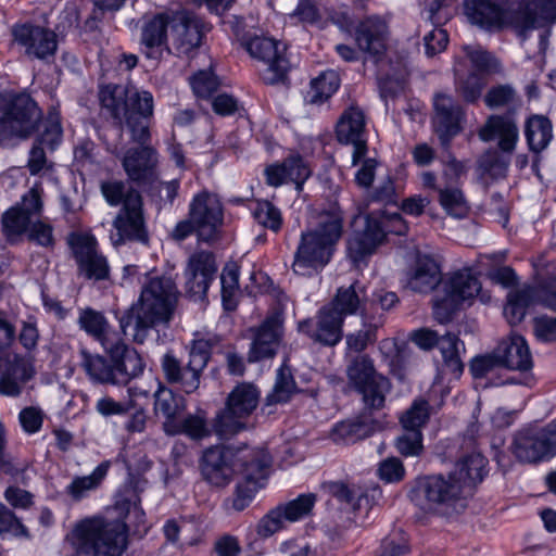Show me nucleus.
Masks as SVG:
<instances>
[{
    "instance_id": "f257e3e1",
    "label": "nucleus",
    "mask_w": 556,
    "mask_h": 556,
    "mask_svg": "<svg viewBox=\"0 0 556 556\" xmlns=\"http://www.w3.org/2000/svg\"><path fill=\"white\" fill-rule=\"evenodd\" d=\"M179 299L175 281L167 276H147L137 302L119 318V327L126 337L143 343L150 331L173 318Z\"/></svg>"
},
{
    "instance_id": "f03ea898",
    "label": "nucleus",
    "mask_w": 556,
    "mask_h": 556,
    "mask_svg": "<svg viewBox=\"0 0 556 556\" xmlns=\"http://www.w3.org/2000/svg\"><path fill=\"white\" fill-rule=\"evenodd\" d=\"M100 101L116 123L129 131L134 142L144 144L150 141L149 123L154 112V100L150 91H125L117 86H106L100 90Z\"/></svg>"
},
{
    "instance_id": "7ed1b4c3",
    "label": "nucleus",
    "mask_w": 556,
    "mask_h": 556,
    "mask_svg": "<svg viewBox=\"0 0 556 556\" xmlns=\"http://www.w3.org/2000/svg\"><path fill=\"white\" fill-rule=\"evenodd\" d=\"M342 220L337 208L324 212L316 226L302 233L292 264L295 274L309 276L328 264L342 235Z\"/></svg>"
},
{
    "instance_id": "20e7f679",
    "label": "nucleus",
    "mask_w": 556,
    "mask_h": 556,
    "mask_svg": "<svg viewBox=\"0 0 556 556\" xmlns=\"http://www.w3.org/2000/svg\"><path fill=\"white\" fill-rule=\"evenodd\" d=\"M554 0H521L515 9L513 4L503 10L489 0H466L464 13L473 25L484 29L515 26L532 27L538 17H545L549 4Z\"/></svg>"
},
{
    "instance_id": "39448f33",
    "label": "nucleus",
    "mask_w": 556,
    "mask_h": 556,
    "mask_svg": "<svg viewBox=\"0 0 556 556\" xmlns=\"http://www.w3.org/2000/svg\"><path fill=\"white\" fill-rule=\"evenodd\" d=\"M68 540L89 556H122L127 548V529L119 521L88 518L75 526Z\"/></svg>"
},
{
    "instance_id": "423d86ee",
    "label": "nucleus",
    "mask_w": 556,
    "mask_h": 556,
    "mask_svg": "<svg viewBox=\"0 0 556 556\" xmlns=\"http://www.w3.org/2000/svg\"><path fill=\"white\" fill-rule=\"evenodd\" d=\"M416 506L426 513L450 515L466 506L468 494L455 476H429L416 480L409 493Z\"/></svg>"
},
{
    "instance_id": "0eeeda50",
    "label": "nucleus",
    "mask_w": 556,
    "mask_h": 556,
    "mask_svg": "<svg viewBox=\"0 0 556 556\" xmlns=\"http://www.w3.org/2000/svg\"><path fill=\"white\" fill-rule=\"evenodd\" d=\"M218 338H198L192 341L187 363H182L172 352L163 355L161 367L167 383L181 392L191 394L200 388L201 377L211 357L212 348Z\"/></svg>"
},
{
    "instance_id": "6e6552de",
    "label": "nucleus",
    "mask_w": 556,
    "mask_h": 556,
    "mask_svg": "<svg viewBox=\"0 0 556 556\" xmlns=\"http://www.w3.org/2000/svg\"><path fill=\"white\" fill-rule=\"evenodd\" d=\"M42 112L35 100L25 93L0 94V144L12 139H27L37 129Z\"/></svg>"
},
{
    "instance_id": "1a4fd4ad",
    "label": "nucleus",
    "mask_w": 556,
    "mask_h": 556,
    "mask_svg": "<svg viewBox=\"0 0 556 556\" xmlns=\"http://www.w3.org/2000/svg\"><path fill=\"white\" fill-rule=\"evenodd\" d=\"M387 24L378 17H368L362 22L356 30V42L363 51L367 52L379 63V86L383 98H394L404 89L405 71L402 70L392 76L387 71V64L381 56L387 50Z\"/></svg>"
},
{
    "instance_id": "9d476101",
    "label": "nucleus",
    "mask_w": 556,
    "mask_h": 556,
    "mask_svg": "<svg viewBox=\"0 0 556 556\" xmlns=\"http://www.w3.org/2000/svg\"><path fill=\"white\" fill-rule=\"evenodd\" d=\"M260 392L252 383L242 382L228 394L225 408L214 419V432L228 439L247 427V419L256 409Z\"/></svg>"
},
{
    "instance_id": "9b49d317",
    "label": "nucleus",
    "mask_w": 556,
    "mask_h": 556,
    "mask_svg": "<svg viewBox=\"0 0 556 556\" xmlns=\"http://www.w3.org/2000/svg\"><path fill=\"white\" fill-rule=\"evenodd\" d=\"M235 31L250 55L266 65V68L262 72V79L266 84L274 85L286 78L290 62L286 56L287 48L285 43L270 37L241 34L239 22Z\"/></svg>"
},
{
    "instance_id": "f8f14e48",
    "label": "nucleus",
    "mask_w": 556,
    "mask_h": 556,
    "mask_svg": "<svg viewBox=\"0 0 556 556\" xmlns=\"http://www.w3.org/2000/svg\"><path fill=\"white\" fill-rule=\"evenodd\" d=\"M387 232L403 236L407 232V225L401 214L383 215L380 219L366 217L365 227L355 232L348 241V254L354 263L363 261L372 254L386 237Z\"/></svg>"
},
{
    "instance_id": "ddd939ff",
    "label": "nucleus",
    "mask_w": 556,
    "mask_h": 556,
    "mask_svg": "<svg viewBox=\"0 0 556 556\" xmlns=\"http://www.w3.org/2000/svg\"><path fill=\"white\" fill-rule=\"evenodd\" d=\"M349 383L363 395L365 405L372 409L384 406L390 382L378 374L372 359L367 355H357L346 367Z\"/></svg>"
},
{
    "instance_id": "4468645a",
    "label": "nucleus",
    "mask_w": 556,
    "mask_h": 556,
    "mask_svg": "<svg viewBox=\"0 0 556 556\" xmlns=\"http://www.w3.org/2000/svg\"><path fill=\"white\" fill-rule=\"evenodd\" d=\"M241 460V480L236 488L232 507L237 511L243 510L252 502L256 492L264 485L266 467L270 458L263 450H247L239 455Z\"/></svg>"
},
{
    "instance_id": "2eb2a0df",
    "label": "nucleus",
    "mask_w": 556,
    "mask_h": 556,
    "mask_svg": "<svg viewBox=\"0 0 556 556\" xmlns=\"http://www.w3.org/2000/svg\"><path fill=\"white\" fill-rule=\"evenodd\" d=\"M509 450L523 464H535L556 454V427L522 429L513 437Z\"/></svg>"
},
{
    "instance_id": "dca6fc26",
    "label": "nucleus",
    "mask_w": 556,
    "mask_h": 556,
    "mask_svg": "<svg viewBox=\"0 0 556 556\" xmlns=\"http://www.w3.org/2000/svg\"><path fill=\"white\" fill-rule=\"evenodd\" d=\"M68 244L80 276L93 280L109 278L110 266L108 260L98 251V243L92 235L72 233L68 237Z\"/></svg>"
},
{
    "instance_id": "f3484780",
    "label": "nucleus",
    "mask_w": 556,
    "mask_h": 556,
    "mask_svg": "<svg viewBox=\"0 0 556 556\" xmlns=\"http://www.w3.org/2000/svg\"><path fill=\"white\" fill-rule=\"evenodd\" d=\"M113 225L116 231L111 235V241L115 247L126 240L148 242L142 215V199L139 192L131 191L126 195L124 205L116 215Z\"/></svg>"
},
{
    "instance_id": "a211bd4d",
    "label": "nucleus",
    "mask_w": 556,
    "mask_h": 556,
    "mask_svg": "<svg viewBox=\"0 0 556 556\" xmlns=\"http://www.w3.org/2000/svg\"><path fill=\"white\" fill-rule=\"evenodd\" d=\"M249 447L233 450L214 446L207 448L202 457L201 470L203 478L215 486H224L230 482L236 472H240L239 455Z\"/></svg>"
},
{
    "instance_id": "6ab92c4d",
    "label": "nucleus",
    "mask_w": 556,
    "mask_h": 556,
    "mask_svg": "<svg viewBox=\"0 0 556 556\" xmlns=\"http://www.w3.org/2000/svg\"><path fill=\"white\" fill-rule=\"evenodd\" d=\"M173 13H157L144 20L140 28V50L143 55L159 63L172 54L170 36Z\"/></svg>"
},
{
    "instance_id": "aec40b11",
    "label": "nucleus",
    "mask_w": 556,
    "mask_h": 556,
    "mask_svg": "<svg viewBox=\"0 0 556 556\" xmlns=\"http://www.w3.org/2000/svg\"><path fill=\"white\" fill-rule=\"evenodd\" d=\"M189 217L195 223L201 241L215 240L223 225V206L217 195L206 191L197 194L190 203Z\"/></svg>"
},
{
    "instance_id": "412c9836",
    "label": "nucleus",
    "mask_w": 556,
    "mask_h": 556,
    "mask_svg": "<svg viewBox=\"0 0 556 556\" xmlns=\"http://www.w3.org/2000/svg\"><path fill=\"white\" fill-rule=\"evenodd\" d=\"M365 128V114L363 110L356 105H350L344 110L337 123L336 134L338 140L342 143L353 146V165H357L367 153Z\"/></svg>"
},
{
    "instance_id": "4be33fe9",
    "label": "nucleus",
    "mask_w": 556,
    "mask_h": 556,
    "mask_svg": "<svg viewBox=\"0 0 556 556\" xmlns=\"http://www.w3.org/2000/svg\"><path fill=\"white\" fill-rule=\"evenodd\" d=\"M201 22L187 12H173L170 49L176 56H189L202 43Z\"/></svg>"
},
{
    "instance_id": "5701e85b",
    "label": "nucleus",
    "mask_w": 556,
    "mask_h": 556,
    "mask_svg": "<svg viewBox=\"0 0 556 556\" xmlns=\"http://www.w3.org/2000/svg\"><path fill=\"white\" fill-rule=\"evenodd\" d=\"M495 350L501 366L525 372L526 376L521 383L526 386L532 383L533 377L528 372L532 369L533 359L528 343L522 336L514 332L509 333L501 340Z\"/></svg>"
},
{
    "instance_id": "b1692460",
    "label": "nucleus",
    "mask_w": 556,
    "mask_h": 556,
    "mask_svg": "<svg viewBox=\"0 0 556 556\" xmlns=\"http://www.w3.org/2000/svg\"><path fill=\"white\" fill-rule=\"evenodd\" d=\"M14 40L25 49L28 56L46 60L53 56L56 48V35L49 28L23 24L13 28Z\"/></svg>"
},
{
    "instance_id": "393cba45",
    "label": "nucleus",
    "mask_w": 556,
    "mask_h": 556,
    "mask_svg": "<svg viewBox=\"0 0 556 556\" xmlns=\"http://www.w3.org/2000/svg\"><path fill=\"white\" fill-rule=\"evenodd\" d=\"M156 164L157 153L147 143L127 150L122 159L128 178L139 185L153 184L156 180Z\"/></svg>"
},
{
    "instance_id": "a878e982",
    "label": "nucleus",
    "mask_w": 556,
    "mask_h": 556,
    "mask_svg": "<svg viewBox=\"0 0 556 556\" xmlns=\"http://www.w3.org/2000/svg\"><path fill=\"white\" fill-rule=\"evenodd\" d=\"M281 334L282 318L279 313L275 312L254 330L249 361L257 362L263 358L273 357L279 346Z\"/></svg>"
},
{
    "instance_id": "bb28decb",
    "label": "nucleus",
    "mask_w": 556,
    "mask_h": 556,
    "mask_svg": "<svg viewBox=\"0 0 556 556\" xmlns=\"http://www.w3.org/2000/svg\"><path fill=\"white\" fill-rule=\"evenodd\" d=\"M77 324L87 334L99 341L105 351L121 353L124 350L123 341L112 330L103 313L90 307L79 311Z\"/></svg>"
},
{
    "instance_id": "cd10ccee",
    "label": "nucleus",
    "mask_w": 556,
    "mask_h": 556,
    "mask_svg": "<svg viewBox=\"0 0 556 556\" xmlns=\"http://www.w3.org/2000/svg\"><path fill=\"white\" fill-rule=\"evenodd\" d=\"M216 269L212 253L201 251L192 254L185 271L187 292L193 296L205 295Z\"/></svg>"
},
{
    "instance_id": "c85d7f7f",
    "label": "nucleus",
    "mask_w": 556,
    "mask_h": 556,
    "mask_svg": "<svg viewBox=\"0 0 556 556\" xmlns=\"http://www.w3.org/2000/svg\"><path fill=\"white\" fill-rule=\"evenodd\" d=\"M433 126L440 141L446 146L452 137L460 130L462 108L454 99L445 93H437L433 99Z\"/></svg>"
},
{
    "instance_id": "c756f323",
    "label": "nucleus",
    "mask_w": 556,
    "mask_h": 556,
    "mask_svg": "<svg viewBox=\"0 0 556 556\" xmlns=\"http://www.w3.org/2000/svg\"><path fill=\"white\" fill-rule=\"evenodd\" d=\"M342 324L343 319L326 306L320 311L316 323L303 320L299 323V330L316 342L336 345L341 340Z\"/></svg>"
},
{
    "instance_id": "7c9ffc66",
    "label": "nucleus",
    "mask_w": 556,
    "mask_h": 556,
    "mask_svg": "<svg viewBox=\"0 0 556 556\" xmlns=\"http://www.w3.org/2000/svg\"><path fill=\"white\" fill-rule=\"evenodd\" d=\"M478 136L484 142L497 139L501 151L513 153L519 140V129L513 118L491 115L479 129Z\"/></svg>"
},
{
    "instance_id": "2f4dec72",
    "label": "nucleus",
    "mask_w": 556,
    "mask_h": 556,
    "mask_svg": "<svg viewBox=\"0 0 556 556\" xmlns=\"http://www.w3.org/2000/svg\"><path fill=\"white\" fill-rule=\"evenodd\" d=\"M441 281V270L437 261L429 255H419L414 269L408 274L406 287L414 292L428 293Z\"/></svg>"
},
{
    "instance_id": "473e14b6",
    "label": "nucleus",
    "mask_w": 556,
    "mask_h": 556,
    "mask_svg": "<svg viewBox=\"0 0 556 556\" xmlns=\"http://www.w3.org/2000/svg\"><path fill=\"white\" fill-rule=\"evenodd\" d=\"M543 285L538 287L523 286L509 291L504 315L510 325L520 323L527 313V308L533 304H542L541 291Z\"/></svg>"
},
{
    "instance_id": "72a5a7b5",
    "label": "nucleus",
    "mask_w": 556,
    "mask_h": 556,
    "mask_svg": "<svg viewBox=\"0 0 556 556\" xmlns=\"http://www.w3.org/2000/svg\"><path fill=\"white\" fill-rule=\"evenodd\" d=\"M486 459L478 452L462 457L451 472L464 491L470 495L473 486L481 482L484 476Z\"/></svg>"
},
{
    "instance_id": "f704fd0d",
    "label": "nucleus",
    "mask_w": 556,
    "mask_h": 556,
    "mask_svg": "<svg viewBox=\"0 0 556 556\" xmlns=\"http://www.w3.org/2000/svg\"><path fill=\"white\" fill-rule=\"evenodd\" d=\"M34 375V370L29 361L14 356L9 362L8 367L0 377V394L7 396H16L21 393L22 388Z\"/></svg>"
},
{
    "instance_id": "c9c22d12",
    "label": "nucleus",
    "mask_w": 556,
    "mask_h": 556,
    "mask_svg": "<svg viewBox=\"0 0 556 556\" xmlns=\"http://www.w3.org/2000/svg\"><path fill=\"white\" fill-rule=\"evenodd\" d=\"M365 295L366 291L364 286L358 281H354L349 286L340 287L337 290L331 304L327 307L344 320L345 316L353 315L358 312Z\"/></svg>"
},
{
    "instance_id": "e433bc0d",
    "label": "nucleus",
    "mask_w": 556,
    "mask_h": 556,
    "mask_svg": "<svg viewBox=\"0 0 556 556\" xmlns=\"http://www.w3.org/2000/svg\"><path fill=\"white\" fill-rule=\"evenodd\" d=\"M81 365L92 381L105 384H119L115 358L112 357L109 361L101 355H93L85 350L81 351Z\"/></svg>"
},
{
    "instance_id": "4c0bfd02",
    "label": "nucleus",
    "mask_w": 556,
    "mask_h": 556,
    "mask_svg": "<svg viewBox=\"0 0 556 556\" xmlns=\"http://www.w3.org/2000/svg\"><path fill=\"white\" fill-rule=\"evenodd\" d=\"M481 291V283L469 270L455 273L446 283V295L452 304L473 299Z\"/></svg>"
},
{
    "instance_id": "58836bf2",
    "label": "nucleus",
    "mask_w": 556,
    "mask_h": 556,
    "mask_svg": "<svg viewBox=\"0 0 556 556\" xmlns=\"http://www.w3.org/2000/svg\"><path fill=\"white\" fill-rule=\"evenodd\" d=\"M525 136L532 152H542L553 139L552 122L543 115L530 116L526 122Z\"/></svg>"
},
{
    "instance_id": "ea45409f",
    "label": "nucleus",
    "mask_w": 556,
    "mask_h": 556,
    "mask_svg": "<svg viewBox=\"0 0 556 556\" xmlns=\"http://www.w3.org/2000/svg\"><path fill=\"white\" fill-rule=\"evenodd\" d=\"M167 434H185L193 440H201L210 435L204 412L187 415L181 421H169L163 424Z\"/></svg>"
},
{
    "instance_id": "a19ab883",
    "label": "nucleus",
    "mask_w": 556,
    "mask_h": 556,
    "mask_svg": "<svg viewBox=\"0 0 556 556\" xmlns=\"http://www.w3.org/2000/svg\"><path fill=\"white\" fill-rule=\"evenodd\" d=\"M328 493L340 502L348 504L354 511L367 508L369 505L368 496L365 491L353 483L343 481H332L325 484Z\"/></svg>"
},
{
    "instance_id": "79ce46f5",
    "label": "nucleus",
    "mask_w": 556,
    "mask_h": 556,
    "mask_svg": "<svg viewBox=\"0 0 556 556\" xmlns=\"http://www.w3.org/2000/svg\"><path fill=\"white\" fill-rule=\"evenodd\" d=\"M186 408L185 399L169 388L160 384L154 392V413L165 417L164 422L176 421L177 416Z\"/></svg>"
},
{
    "instance_id": "37998d69",
    "label": "nucleus",
    "mask_w": 556,
    "mask_h": 556,
    "mask_svg": "<svg viewBox=\"0 0 556 556\" xmlns=\"http://www.w3.org/2000/svg\"><path fill=\"white\" fill-rule=\"evenodd\" d=\"M377 428V424L368 422L365 419L343 421L332 430L331 438L337 443H354L370 435Z\"/></svg>"
},
{
    "instance_id": "c03bdc74",
    "label": "nucleus",
    "mask_w": 556,
    "mask_h": 556,
    "mask_svg": "<svg viewBox=\"0 0 556 556\" xmlns=\"http://www.w3.org/2000/svg\"><path fill=\"white\" fill-rule=\"evenodd\" d=\"M339 86L340 77L337 72H324L312 80L306 100L312 104H321L338 90Z\"/></svg>"
},
{
    "instance_id": "a18cd8bd",
    "label": "nucleus",
    "mask_w": 556,
    "mask_h": 556,
    "mask_svg": "<svg viewBox=\"0 0 556 556\" xmlns=\"http://www.w3.org/2000/svg\"><path fill=\"white\" fill-rule=\"evenodd\" d=\"M123 348L124 350L121 353L106 351L111 354V357L115 358L119 384L128 382L143 370V363L139 354L135 351H129L124 342Z\"/></svg>"
},
{
    "instance_id": "49530a36",
    "label": "nucleus",
    "mask_w": 556,
    "mask_h": 556,
    "mask_svg": "<svg viewBox=\"0 0 556 556\" xmlns=\"http://www.w3.org/2000/svg\"><path fill=\"white\" fill-rule=\"evenodd\" d=\"M439 203L450 216L455 218H464L469 213L465 195L457 187L439 188Z\"/></svg>"
},
{
    "instance_id": "de8ad7c7",
    "label": "nucleus",
    "mask_w": 556,
    "mask_h": 556,
    "mask_svg": "<svg viewBox=\"0 0 556 556\" xmlns=\"http://www.w3.org/2000/svg\"><path fill=\"white\" fill-rule=\"evenodd\" d=\"M109 469L106 463L100 464L89 476L76 477L67 486L66 492L74 500L78 501L86 496L89 491L97 489Z\"/></svg>"
},
{
    "instance_id": "09e8293b",
    "label": "nucleus",
    "mask_w": 556,
    "mask_h": 556,
    "mask_svg": "<svg viewBox=\"0 0 556 556\" xmlns=\"http://www.w3.org/2000/svg\"><path fill=\"white\" fill-rule=\"evenodd\" d=\"M509 160L495 150L483 153L478 161V170L482 178L497 180L506 176Z\"/></svg>"
},
{
    "instance_id": "8fccbe9b",
    "label": "nucleus",
    "mask_w": 556,
    "mask_h": 556,
    "mask_svg": "<svg viewBox=\"0 0 556 556\" xmlns=\"http://www.w3.org/2000/svg\"><path fill=\"white\" fill-rule=\"evenodd\" d=\"M295 389L296 386L290 368L282 365L277 371L276 382L273 392L267 396V402L269 404L285 403L295 392Z\"/></svg>"
},
{
    "instance_id": "3c124183",
    "label": "nucleus",
    "mask_w": 556,
    "mask_h": 556,
    "mask_svg": "<svg viewBox=\"0 0 556 556\" xmlns=\"http://www.w3.org/2000/svg\"><path fill=\"white\" fill-rule=\"evenodd\" d=\"M220 282L224 307L227 311H232L237 304L236 295L239 289V270L236 264H228L224 267Z\"/></svg>"
},
{
    "instance_id": "603ef678",
    "label": "nucleus",
    "mask_w": 556,
    "mask_h": 556,
    "mask_svg": "<svg viewBox=\"0 0 556 556\" xmlns=\"http://www.w3.org/2000/svg\"><path fill=\"white\" fill-rule=\"evenodd\" d=\"M430 417V405L424 399H417L402 415L401 424L404 430L420 431Z\"/></svg>"
},
{
    "instance_id": "864d4df0",
    "label": "nucleus",
    "mask_w": 556,
    "mask_h": 556,
    "mask_svg": "<svg viewBox=\"0 0 556 556\" xmlns=\"http://www.w3.org/2000/svg\"><path fill=\"white\" fill-rule=\"evenodd\" d=\"M30 223L29 217L23 214L18 206L9 208L2 215V230L9 240H14L27 232Z\"/></svg>"
},
{
    "instance_id": "5fc2aeb1",
    "label": "nucleus",
    "mask_w": 556,
    "mask_h": 556,
    "mask_svg": "<svg viewBox=\"0 0 556 556\" xmlns=\"http://www.w3.org/2000/svg\"><path fill=\"white\" fill-rule=\"evenodd\" d=\"M459 340L455 334L446 333L439 338L438 346L442 353L445 366L454 375L463 371V364L458 355Z\"/></svg>"
},
{
    "instance_id": "6e6d98bb",
    "label": "nucleus",
    "mask_w": 556,
    "mask_h": 556,
    "mask_svg": "<svg viewBox=\"0 0 556 556\" xmlns=\"http://www.w3.org/2000/svg\"><path fill=\"white\" fill-rule=\"evenodd\" d=\"M316 496L312 493L302 494L296 498L280 504L289 523L296 522L308 516L315 505Z\"/></svg>"
},
{
    "instance_id": "4d7b16f0",
    "label": "nucleus",
    "mask_w": 556,
    "mask_h": 556,
    "mask_svg": "<svg viewBox=\"0 0 556 556\" xmlns=\"http://www.w3.org/2000/svg\"><path fill=\"white\" fill-rule=\"evenodd\" d=\"M287 523L289 522L286 519V515L280 505H278L260 519L256 526V533L261 538H269L285 529Z\"/></svg>"
},
{
    "instance_id": "13d9d810",
    "label": "nucleus",
    "mask_w": 556,
    "mask_h": 556,
    "mask_svg": "<svg viewBox=\"0 0 556 556\" xmlns=\"http://www.w3.org/2000/svg\"><path fill=\"white\" fill-rule=\"evenodd\" d=\"M253 216L260 225L275 232L282 224L280 211L268 201H258L253 210Z\"/></svg>"
},
{
    "instance_id": "bf43d9fd",
    "label": "nucleus",
    "mask_w": 556,
    "mask_h": 556,
    "mask_svg": "<svg viewBox=\"0 0 556 556\" xmlns=\"http://www.w3.org/2000/svg\"><path fill=\"white\" fill-rule=\"evenodd\" d=\"M483 78L478 74H469L465 79H458L456 83L457 92L467 102H475L480 98L484 87Z\"/></svg>"
},
{
    "instance_id": "052dcab7",
    "label": "nucleus",
    "mask_w": 556,
    "mask_h": 556,
    "mask_svg": "<svg viewBox=\"0 0 556 556\" xmlns=\"http://www.w3.org/2000/svg\"><path fill=\"white\" fill-rule=\"evenodd\" d=\"M27 237L30 241L41 247H52L54 243L52 226L41 218L31 220L27 230Z\"/></svg>"
},
{
    "instance_id": "680f3d73",
    "label": "nucleus",
    "mask_w": 556,
    "mask_h": 556,
    "mask_svg": "<svg viewBox=\"0 0 556 556\" xmlns=\"http://www.w3.org/2000/svg\"><path fill=\"white\" fill-rule=\"evenodd\" d=\"M16 206H18L21 212L29 217L30 220L40 218L43 207L41 190L37 186L33 187L23 195L21 203Z\"/></svg>"
},
{
    "instance_id": "e2e57ef3",
    "label": "nucleus",
    "mask_w": 556,
    "mask_h": 556,
    "mask_svg": "<svg viewBox=\"0 0 556 556\" xmlns=\"http://www.w3.org/2000/svg\"><path fill=\"white\" fill-rule=\"evenodd\" d=\"M4 533H11L15 536H29L28 530L15 514L3 504H0V534Z\"/></svg>"
},
{
    "instance_id": "0e129e2a",
    "label": "nucleus",
    "mask_w": 556,
    "mask_h": 556,
    "mask_svg": "<svg viewBox=\"0 0 556 556\" xmlns=\"http://www.w3.org/2000/svg\"><path fill=\"white\" fill-rule=\"evenodd\" d=\"M397 451L404 456H418L422 452L421 431L405 430L396 440Z\"/></svg>"
},
{
    "instance_id": "69168bd1",
    "label": "nucleus",
    "mask_w": 556,
    "mask_h": 556,
    "mask_svg": "<svg viewBox=\"0 0 556 556\" xmlns=\"http://www.w3.org/2000/svg\"><path fill=\"white\" fill-rule=\"evenodd\" d=\"M191 86L197 97H210L218 86L217 78L211 72L201 71L191 78Z\"/></svg>"
},
{
    "instance_id": "338daca9",
    "label": "nucleus",
    "mask_w": 556,
    "mask_h": 556,
    "mask_svg": "<svg viewBox=\"0 0 556 556\" xmlns=\"http://www.w3.org/2000/svg\"><path fill=\"white\" fill-rule=\"evenodd\" d=\"M516 92L508 85H500L490 89L484 98L485 104L491 108L508 105L515 99Z\"/></svg>"
},
{
    "instance_id": "774afa93",
    "label": "nucleus",
    "mask_w": 556,
    "mask_h": 556,
    "mask_svg": "<svg viewBox=\"0 0 556 556\" xmlns=\"http://www.w3.org/2000/svg\"><path fill=\"white\" fill-rule=\"evenodd\" d=\"M535 337L543 342L556 341V317L538 316L533 320Z\"/></svg>"
}]
</instances>
